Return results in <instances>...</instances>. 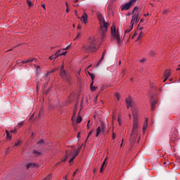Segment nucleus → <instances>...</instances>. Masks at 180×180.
Returning a JSON list of instances; mask_svg holds the SVG:
<instances>
[{"mask_svg":"<svg viewBox=\"0 0 180 180\" xmlns=\"http://www.w3.org/2000/svg\"><path fill=\"white\" fill-rule=\"evenodd\" d=\"M81 37V32H77V34L74 40H77V39H79Z\"/></svg>","mask_w":180,"mask_h":180,"instance_id":"obj_35","label":"nucleus"},{"mask_svg":"<svg viewBox=\"0 0 180 180\" xmlns=\"http://www.w3.org/2000/svg\"><path fill=\"white\" fill-rule=\"evenodd\" d=\"M141 37H143V32H141L139 33V36H138V37H137L136 41H139V40H140V39H141Z\"/></svg>","mask_w":180,"mask_h":180,"instance_id":"obj_28","label":"nucleus"},{"mask_svg":"<svg viewBox=\"0 0 180 180\" xmlns=\"http://www.w3.org/2000/svg\"><path fill=\"white\" fill-rule=\"evenodd\" d=\"M6 133L7 140H11V139H12V135L9 133V131L6 130Z\"/></svg>","mask_w":180,"mask_h":180,"instance_id":"obj_23","label":"nucleus"},{"mask_svg":"<svg viewBox=\"0 0 180 180\" xmlns=\"http://www.w3.org/2000/svg\"><path fill=\"white\" fill-rule=\"evenodd\" d=\"M100 25V32L101 33V39L103 40L106 37V33H108V27H109V23L106 21H102L99 22Z\"/></svg>","mask_w":180,"mask_h":180,"instance_id":"obj_3","label":"nucleus"},{"mask_svg":"<svg viewBox=\"0 0 180 180\" xmlns=\"http://www.w3.org/2000/svg\"><path fill=\"white\" fill-rule=\"evenodd\" d=\"M33 61H36V58H30L28 60H26V63H33Z\"/></svg>","mask_w":180,"mask_h":180,"instance_id":"obj_26","label":"nucleus"},{"mask_svg":"<svg viewBox=\"0 0 180 180\" xmlns=\"http://www.w3.org/2000/svg\"><path fill=\"white\" fill-rule=\"evenodd\" d=\"M77 151H78L79 153V151H81V146H79L77 149Z\"/></svg>","mask_w":180,"mask_h":180,"instance_id":"obj_53","label":"nucleus"},{"mask_svg":"<svg viewBox=\"0 0 180 180\" xmlns=\"http://www.w3.org/2000/svg\"><path fill=\"white\" fill-rule=\"evenodd\" d=\"M168 13V10H165L163 13Z\"/></svg>","mask_w":180,"mask_h":180,"instance_id":"obj_62","label":"nucleus"},{"mask_svg":"<svg viewBox=\"0 0 180 180\" xmlns=\"http://www.w3.org/2000/svg\"><path fill=\"white\" fill-rule=\"evenodd\" d=\"M21 143L22 141H20V139H18L14 143V147H18V146H20Z\"/></svg>","mask_w":180,"mask_h":180,"instance_id":"obj_24","label":"nucleus"},{"mask_svg":"<svg viewBox=\"0 0 180 180\" xmlns=\"http://www.w3.org/2000/svg\"><path fill=\"white\" fill-rule=\"evenodd\" d=\"M104 129H105V125L103 124H101V127H98L96 131V137H99V135L101 134V133H102V131H103Z\"/></svg>","mask_w":180,"mask_h":180,"instance_id":"obj_8","label":"nucleus"},{"mask_svg":"<svg viewBox=\"0 0 180 180\" xmlns=\"http://www.w3.org/2000/svg\"><path fill=\"white\" fill-rule=\"evenodd\" d=\"M26 1L29 8H32V6H33V4L32 3V1L30 0H26Z\"/></svg>","mask_w":180,"mask_h":180,"instance_id":"obj_29","label":"nucleus"},{"mask_svg":"<svg viewBox=\"0 0 180 180\" xmlns=\"http://www.w3.org/2000/svg\"><path fill=\"white\" fill-rule=\"evenodd\" d=\"M136 36H137V32H135L134 35L132 36L131 39H134V37H136Z\"/></svg>","mask_w":180,"mask_h":180,"instance_id":"obj_45","label":"nucleus"},{"mask_svg":"<svg viewBox=\"0 0 180 180\" xmlns=\"http://www.w3.org/2000/svg\"><path fill=\"white\" fill-rule=\"evenodd\" d=\"M10 133H13L14 134H16L17 131H16V129H13V130L10 131Z\"/></svg>","mask_w":180,"mask_h":180,"instance_id":"obj_41","label":"nucleus"},{"mask_svg":"<svg viewBox=\"0 0 180 180\" xmlns=\"http://www.w3.org/2000/svg\"><path fill=\"white\" fill-rule=\"evenodd\" d=\"M78 2V0H75L74 4H77Z\"/></svg>","mask_w":180,"mask_h":180,"instance_id":"obj_64","label":"nucleus"},{"mask_svg":"<svg viewBox=\"0 0 180 180\" xmlns=\"http://www.w3.org/2000/svg\"><path fill=\"white\" fill-rule=\"evenodd\" d=\"M68 49H70V46H68L65 49H62L63 51H64V50H68Z\"/></svg>","mask_w":180,"mask_h":180,"instance_id":"obj_52","label":"nucleus"},{"mask_svg":"<svg viewBox=\"0 0 180 180\" xmlns=\"http://www.w3.org/2000/svg\"><path fill=\"white\" fill-rule=\"evenodd\" d=\"M69 155H71V153H69L68 151H66V155L61 160L62 162H65Z\"/></svg>","mask_w":180,"mask_h":180,"instance_id":"obj_18","label":"nucleus"},{"mask_svg":"<svg viewBox=\"0 0 180 180\" xmlns=\"http://www.w3.org/2000/svg\"><path fill=\"white\" fill-rule=\"evenodd\" d=\"M94 86V82H91L90 84V89L91 92H94V91H96V89L98 88L96 86Z\"/></svg>","mask_w":180,"mask_h":180,"instance_id":"obj_20","label":"nucleus"},{"mask_svg":"<svg viewBox=\"0 0 180 180\" xmlns=\"http://www.w3.org/2000/svg\"><path fill=\"white\" fill-rule=\"evenodd\" d=\"M112 140H115V139H116V134H115V132H112Z\"/></svg>","mask_w":180,"mask_h":180,"instance_id":"obj_42","label":"nucleus"},{"mask_svg":"<svg viewBox=\"0 0 180 180\" xmlns=\"http://www.w3.org/2000/svg\"><path fill=\"white\" fill-rule=\"evenodd\" d=\"M178 68L176 69V71H180V65H178Z\"/></svg>","mask_w":180,"mask_h":180,"instance_id":"obj_58","label":"nucleus"},{"mask_svg":"<svg viewBox=\"0 0 180 180\" xmlns=\"http://www.w3.org/2000/svg\"><path fill=\"white\" fill-rule=\"evenodd\" d=\"M60 75L61 78H63V81H65V82H70L71 81V77H70L68 75L65 70H60Z\"/></svg>","mask_w":180,"mask_h":180,"instance_id":"obj_7","label":"nucleus"},{"mask_svg":"<svg viewBox=\"0 0 180 180\" xmlns=\"http://www.w3.org/2000/svg\"><path fill=\"white\" fill-rule=\"evenodd\" d=\"M32 153L37 157V155H41V153L39 152V150H34Z\"/></svg>","mask_w":180,"mask_h":180,"instance_id":"obj_25","label":"nucleus"},{"mask_svg":"<svg viewBox=\"0 0 180 180\" xmlns=\"http://www.w3.org/2000/svg\"><path fill=\"white\" fill-rule=\"evenodd\" d=\"M105 55H106V50H104L103 52V55H102L101 59L98 60L97 65H99V64H101L102 63V61H103V58Z\"/></svg>","mask_w":180,"mask_h":180,"instance_id":"obj_16","label":"nucleus"},{"mask_svg":"<svg viewBox=\"0 0 180 180\" xmlns=\"http://www.w3.org/2000/svg\"><path fill=\"white\" fill-rule=\"evenodd\" d=\"M117 121H118L120 126H122V122L120 121V118H118Z\"/></svg>","mask_w":180,"mask_h":180,"instance_id":"obj_48","label":"nucleus"},{"mask_svg":"<svg viewBox=\"0 0 180 180\" xmlns=\"http://www.w3.org/2000/svg\"><path fill=\"white\" fill-rule=\"evenodd\" d=\"M23 124H25V121H22L21 122L18 123V127H22V126H23Z\"/></svg>","mask_w":180,"mask_h":180,"instance_id":"obj_39","label":"nucleus"},{"mask_svg":"<svg viewBox=\"0 0 180 180\" xmlns=\"http://www.w3.org/2000/svg\"><path fill=\"white\" fill-rule=\"evenodd\" d=\"M125 103L127 105V109L131 108V103H132V101H131V97L129 96L128 98H126L125 100Z\"/></svg>","mask_w":180,"mask_h":180,"instance_id":"obj_9","label":"nucleus"},{"mask_svg":"<svg viewBox=\"0 0 180 180\" xmlns=\"http://www.w3.org/2000/svg\"><path fill=\"white\" fill-rule=\"evenodd\" d=\"M77 123H81L82 122V117L79 116L76 120Z\"/></svg>","mask_w":180,"mask_h":180,"instance_id":"obj_32","label":"nucleus"},{"mask_svg":"<svg viewBox=\"0 0 180 180\" xmlns=\"http://www.w3.org/2000/svg\"><path fill=\"white\" fill-rule=\"evenodd\" d=\"M32 167H34V164H33V163H28V164L26 165L27 169H29V168H30Z\"/></svg>","mask_w":180,"mask_h":180,"instance_id":"obj_27","label":"nucleus"},{"mask_svg":"<svg viewBox=\"0 0 180 180\" xmlns=\"http://www.w3.org/2000/svg\"><path fill=\"white\" fill-rule=\"evenodd\" d=\"M78 171V169H76V171L73 173V176H75V175H77V172Z\"/></svg>","mask_w":180,"mask_h":180,"instance_id":"obj_50","label":"nucleus"},{"mask_svg":"<svg viewBox=\"0 0 180 180\" xmlns=\"http://www.w3.org/2000/svg\"><path fill=\"white\" fill-rule=\"evenodd\" d=\"M80 134H81V132H78V134H77V139H81Z\"/></svg>","mask_w":180,"mask_h":180,"instance_id":"obj_49","label":"nucleus"},{"mask_svg":"<svg viewBox=\"0 0 180 180\" xmlns=\"http://www.w3.org/2000/svg\"><path fill=\"white\" fill-rule=\"evenodd\" d=\"M171 75V70H166L164 73L165 79L163 82H165L168 78H169V76Z\"/></svg>","mask_w":180,"mask_h":180,"instance_id":"obj_10","label":"nucleus"},{"mask_svg":"<svg viewBox=\"0 0 180 180\" xmlns=\"http://www.w3.org/2000/svg\"><path fill=\"white\" fill-rule=\"evenodd\" d=\"M123 141H124V139H122V143H121V145H120V147H122V146H123Z\"/></svg>","mask_w":180,"mask_h":180,"instance_id":"obj_57","label":"nucleus"},{"mask_svg":"<svg viewBox=\"0 0 180 180\" xmlns=\"http://www.w3.org/2000/svg\"><path fill=\"white\" fill-rule=\"evenodd\" d=\"M42 143H44V141L43 139H41L37 142V144H42Z\"/></svg>","mask_w":180,"mask_h":180,"instance_id":"obj_40","label":"nucleus"},{"mask_svg":"<svg viewBox=\"0 0 180 180\" xmlns=\"http://www.w3.org/2000/svg\"><path fill=\"white\" fill-rule=\"evenodd\" d=\"M133 112V127L132 132L131 134V141L132 143H136L137 139L140 140V134H139V119L137 117V114L132 111Z\"/></svg>","mask_w":180,"mask_h":180,"instance_id":"obj_1","label":"nucleus"},{"mask_svg":"<svg viewBox=\"0 0 180 180\" xmlns=\"http://www.w3.org/2000/svg\"><path fill=\"white\" fill-rule=\"evenodd\" d=\"M63 180H68L67 175L65 177H63Z\"/></svg>","mask_w":180,"mask_h":180,"instance_id":"obj_59","label":"nucleus"},{"mask_svg":"<svg viewBox=\"0 0 180 180\" xmlns=\"http://www.w3.org/2000/svg\"><path fill=\"white\" fill-rule=\"evenodd\" d=\"M150 54H151L152 56H154V55H155L154 52H153V51L150 52Z\"/></svg>","mask_w":180,"mask_h":180,"instance_id":"obj_63","label":"nucleus"},{"mask_svg":"<svg viewBox=\"0 0 180 180\" xmlns=\"http://www.w3.org/2000/svg\"><path fill=\"white\" fill-rule=\"evenodd\" d=\"M21 63L22 64H27V62H26V60H22Z\"/></svg>","mask_w":180,"mask_h":180,"instance_id":"obj_51","label":"nucleus"},{"mask_svg":"<svg viewBox=\"0 0 180 180\" xmlns=\"http://www.w3.org/2000/svg\"><path fill=\"white\" fill-rule=\"evenodd\" d=\"M71 151L75 153V155H73L75 157H77L78 155V154H79V152H78L77 150H75V148L73 146L71 147Z\"/></svg>","mask_w":180,"mask_h":180,"instance_id":"obj_21","label":"nucleus"},{"mask_svg":"<svg viewBox=\"0 0 180 180\" xmlns=\"http://www.w3.org/2000/svg\"><path fill=\"white\" fill-rule=\"evenodd\" d=\"M148 118H146V121L144 122V124H143V131H144V130H146V129H147V127L148 126Z\"/></svg>","mask_w":180,"mask_h":180,"instance_id":"obj_22","label":"nucleus"},{"mask_svg":"<svg viewBox=\"0 0 180 180\" xmlns=\"http://www.w3.org/2000/svg\"><path fill=\"white\" fill-rule=\"evenodd\" d=\"M97 19L99 20V23H101V22L105 21V18H103V15H102V13H97Z\"/></svg>","mask_w":180,"mask_h":180,"instance_id":"obj_15","label":"nucleus"},{"mask_svg":"<svg viewBox=\"0 0 180 180\" xmlns=\"http://www.w3.org/2000/svg\"><path fill=\"white\" fill-rule=\"evenodd\" d=\"M138 11L139 7L136 6L134 8L132 11V19L131 20V25H132V26H134V25L140 20V13H139Z\"/></svg>","mask_w":180,"mask_h":180,"instance_id":"obj_4","label":"nucleus"},{"mask_svg":"<svg viewBox=\"0 0 180 180\" xmlns=\"http://www.w3.org/2000/svg\"><path fill=\"white\" fill-rule=\"evenodd\" d=\"M106 165H108V162H106V158L104 160L103 162L102 163L100 172L102 174L103 172V170L106 168Z\"/></svg>","mask_w":180,"mask_h":180,"instance_id":"obj_13","label":"nucleus"},{"mask_svg":"<svg viewBox=\"0 0 180 180\" xmlns=\"http://www.w3.org/2000/svg\"><path fill=\"white\" fill-rule=\"evenodd\" d=\"M111 34L113 39L117 40V43H120V35H119V32L116 31V27L115 25H112L111 27Z\"/></svg>","mask_w":180,"mask_h":180,"instance_id":"obj_5","label":"nucleus"},{"mask_svg":"<svg viewBox=\"0 0 180 180\" xmlns=\"http://www.w3.org/2000/svg\"><path fill=\"white\" fill-rule=\"evenodd\" d=\"M145 61H146V59H142L140 60V63H145Z\"/></svg>","mask_w":180,"mask_h":180,"instance_id":"obj_54","label":"nucleus"},{"mask_svg":"<svg viewBox=\"0 0 180 180\" xmlns=\"http://www.w3.org/2000/svg\"><path fill=\"white\" fill-rule=\"evenodd\" d=\"M89 123H91V120H89L87 122V129L89 130Z\"/></svg>","mask_w":180,"mask_h":180,"instance_id":"obj_46","label":"nucleus"},{"mask_svg":"<svg viewBox=\"0 0 180 180\" xmlns=\"http://www.w3.org/2000/svg\"><path fill=\"white\" fill-rule=\"evenodd\" d=\"M76 115H77V110H75L73 111V115H72V120H75V116H76Z\"/></svg>","mask_w":180,"mask_h":180,"instance_id":"obj_30","label":"nucleus"},{"mask_svg":"<svg viewBox=\"0 0 180 180\" xmlns=\"http://www.w3.org/2000/svg\"><path fill=\"white\" fill-rule=\"evenodd\" d=\"M158 103V99H155L150 101L151 110H154L155 109V105Z\"/></svg>","mask_w":180,"mask_h":180,"instance_id":"obj_12","label":"nucleus"},{"mask_svg":"<svg viewBox=\"0 0 180 180\" xmlns=\"http://www.w3.org/2000/svg\"><path fill=\"white\" fill-rule=\"evenodd\" d=\"M115 96L117 99V101H120V94H119L118 93H115Z\"/></svg>","mask_w":180,"mask_h":180,"instance_id":"obj_34","label":"nucleus"},{"mask_svg":"<svg viewBox=\"0 0 180 180\" xmlns=\"http://www.w3.org/2000/svg\"><path fill=\"white\" fill-rule=\"evenodd\" d=\"M140 0H130L128 3H126L121 6V11H129L130 8H131L132 5H134V4Z\"/></svg>","mask_w":180,"mask_h":180,"instance_id":"obj_6","label":"nucleus"},{"mask_svg":"<svg viewBox=\"0 0 180 180\" xmlns=\"http://www.w3.org/2000/svg\"><path fill=\"white\" fill-rule=\"evenodd\" d=\"M41 6L44 11H46V4H41Z\"/></svg>","mask_w":180,"mask_h":180,"instance_id":"obj_44","label":"nucleus"},{"mask_svg":"<svg viewBox=\"0 0 180 180\" xmlns=\"http://www.w3.org/2000/svg\"><path fill=\"white\" fill-rule=\"evenodd\" d=\"M60 70H64V65L61 66Z\"/></svg>","mask_w":180,"mask_h":180,"instance_id":"obj_61","label":"nucleus"},{"mask_svg":"<svg viewBox=\"0 0 180 180\" xmlns=\"http://www.w3.org/2000/svg\"><path fill=\"white\" fill-rule=\"evenodd\" d=\"M88 74H89V77H91L92 82H94V79H95V75H94V74H92L89 72H88Z\"/></svg>","mask_w":180,"mask_h":180,"instance_id":"obj_31","label":"nucleus"},{"mask_svg":"<svg viewBox=\"0 0 180 180\" xmlns=\"http://www.w3.org/2000/svg\"><path fill=\"white\" fill-rule=\"evenodd\" d=\"M92 133H94V129H91L89 133L88 134V136L86 139V141L88 140V139H89V136L92 135Z\"/></svg>","mask_w":180,"mask_h":180,"instance_id":"obj_36","label":"nucleus"},{"mask_svg":"<svg viewBox=\"0 0 180 180\" xmlns=\"http://www.w3.org/2000/svg\"><path fill=\"white\" fill-rule=\"evenodd\" d=\"M34 67H35V68H37V69L40 68V66H39V65H34Z\"/></svg>","mask_w":180,"mask_h":180,"instance_id":"obj_55","label":"nucleus"},{"mask_svg":"<svg viewBox=\"0 0 180 180\" xmlns=\"http://www.w3.org/2000/svg\"><path fill=\"white\" fill-rule=\"evenodd\" d=\"M81 22H83L84 25H86L88 23V15L84 13V14L81 17Z\"/></svg>","mask_w":180,"mask_h":180,"instance_id":"obj_11","label":"nucleus"},{"mask_svg":"<svg viewBox=\"0 0 180 180\" xmlns=\"http://www.w3.org/2000/svg\"><path fill=\"white\" fill-rule=\"evenodd\" d=\"M69 99H70V101H72V99H74V94H70V95L69 96Z\"/></svg>","mask_w":180,"mask_h":180,"instance_id":"obj_38","label":"nucleus"},{"mask_svg":"<svg viewBox=\"0 0 180 180\" xmlns=\"http://www.w3.org/2000/svg\"><path fill=\"white\" fill-rule=\"evenodd\" d=\"M77 29H79V30H81V29H82V26H81V25H77Z\"/></svg>","mask_w":180,"mask_h":180,"instance_id":"obj_47","label":"nucleus"},{"mask_svg":"<svg viewBox=\"0 0 180 180\" xmlns=\"http://www.w3.org/2000/svg\"><path fill=\"white\" fill-rule=\"evenodd\" d=\"M150 13H147L146 14H144L143 16L147 17L149 16Z\"/></svg>","mask_w":180,"mask_h":180,"instance_id":"obj_56","label":"nucleus"},{"mask_svg":"<svg viewBox=\"0 0 180 180\" xmlns=\"http://www.w3.org/2000/svg\"><path fill=\"white\" fill-rule=\"evenodd\" d=\"M83 50H84V51H91V53L98 51V48H96V39L95 37H91L88 39L87 44L83 46Z\"/></svg>","mask_w":180,"mask_h":180,"instance_id":"obj_2","label":"nucleus"},{"mask_svg":"<svg viewBox=\"0 0 180 180\" xmlns=\"http://www.w3.org/2000/svg\"><path fill=\"white\" fill-rule=\"evenodd\" d=\"M58 53H56L55 54L49 57V60H56V58H58Z\"/></svg>","mask_w":180,"mask_h":180,"instance_id":"obj_19","label":"nucleus"},{"mask_svg":"<svg viewBox=\"0 0 180 180\" xmlns=\"http://www.w3.org/2000/svg\"><path fill=\"white\" fill-rule=\"evenodd\" d=\"M172 141H173V143H176V141H178V133L176 134H173L172 135V138H171Z\"/></svg>","mask_w":180,"mask_h":180,"instance_id":"obj_14","label":"nucleus"},{"mask_svg":"<svg viewBox=\"0 0 180 180\" xmlns=\"http://www.w3.org/2000/svg\"><path fill=\"white\" fill-rule=\"evenodd\" d=\"M133 30V25L131 24V28L130 29H127L125 30V33H130V32H131V30Z\"/></svg>","mask_w":180,"mask_h":180,"instance_id":"obj_33","label":"nucleus"},{"mask_svg":"<svg viewBox=\"0 0 180 180\" xmlns=\"http://www.w3.org/2000/svg\"><path fill=\"white\" fill-rule=\"evenodd\" d=\"M63 49H60L56 52V53H58V57H61V56H67V51L61 53Z\"/></svg>","mask_w":180,"mask_h":180,"instance_id":"obj_17","label":"nucleus"},{"mask_svg":"<svg viewBox=\"0 0 180 180\" xmlns=\"http://www.w3.org/2000/svg\"><path fill=\"white\" fill-rule=\"evenodd\" d=\"M57 71V69H53L52 70L49 71L50 74H53V72H56Z\"/></svg>","mask_w":180,"mask_h":180,"instance_id":"obj_43","label":"nucleus"},{"mask_svg":"<svg viewBox=\"0 0 180 180\" xmlns=\"http://www.w3.org/2000/svg\"><path fill=\"white\" fill-rule=\"evenodd\" d=\"M75 156H72V158L70 160L69 163L71 164V162H74V160H75Z\"/></svg>","mask_w":180,"mask_h":180,"instance_id":"obj_37","label":"nucleus"},{"mask_svg":"<svg viewBox=\"0 0 180 180\" xmlns=\"http://www.w3.org/2000/svg\"><path fill=\"white\" fill-rule=\"evenodd\" d=\"M70 12V9L68 8H66V13H68Z\"/></svg>","mask_w":180,"mask_h":180,"instance_id":"obj_60","label":"nucleus"}]
</instances>
